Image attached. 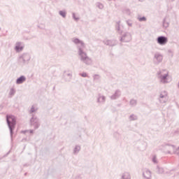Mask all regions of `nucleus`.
Here are the masks:
<instances>
[{"instance_id": "1", "label": "nucleus", "mask_w": 179, "mask_h": 179, "mask_svg": "<svg viewBox=\"0 0 179 179\" xmlns=\"http://www.w3.org/2000/svg\"><path fill=\"white\" fill-rule=\"evenodd\" d=\"M71 41L76 44L77 47V54L78 55V59L85 65L90 66L93 64V60L90 57L87 55V53L85 50H86V44L83 41L78 38H73Z\"/></svg>"}, {"instance_id": "2", "label": "nucleus", "mask_w": 179, "mask_h": 179, "mask_svg": "<svg viewBox=\"0 0 179 179\" xmlns=\"http://www.w3.org/2000/svg\"><path fill=\"white\" fill-rule=\"evenodd\" d=\"M157 78L159 80L160 83L163 85H166V83H170L171 80L170 79V76L169 75V71L166 69H162L157 72Z\"/></svg>"}, {"instance_id": "3", "label": "nucleus", "mask_w": 179, "mask_h": 179, "mask_svg": "<svg viewBox=\"0 0 179 179\" xmlns=\"http://www.w3.org/2000/svg\"><path fill=\"white\" fill-rule=\"evenodd\" d=\"M6 122L10 130V134L11 138L13 136V131L15 130V127H16V117L14 115H6Z\"/></svg>"}, {"instance_id": "4", "label": "nucleus", "mask_w": 179, "mask_h": 179, "mask_svg": "<svg viewBox=\"0 0 179 179\" xmlns=\"http://www.w3.org/2000/svg\"><path fill=\"white\" fill-rule=\"evenodd\" d=\"M31 59V56L29 53H23L19 57V64L21 66H24L29 64V62Z\"/></svg>"}, {"instance_id": "5", "label": "nucleus", "mask_w": 179, "mask_h": 179, "mask_svg": "<svg viewBox=\"0 0 179 179\" xmlns=\"http://www.w3.org/2000/svg\"><path fill=\"white\" fill-rule=\"evenodd\" d=\"M164 57L160 52H155L152 58L154 65H160L163 62Z\"/></svg>"}, {"instance_id": "6", "label": "nucleus", "mask_w": 179, "mask_h": 179, "mask_svg": "<svg viewBox=\"0 0 179 179\" xmlns=\"http://www.w3.org/2000/svg\"><path fill=\"white\" fill-rule=\"evenodd\" d=\"M164 146L166 149H170V148H171L173 150V152H171L170 150H167L165 152L166 155H176V156H179V146L176 148V145L169 143H166Z\"/></svg>"}, {"instance_id": "7", "label": "nucleus", "mask_w": 179, "mask_h": 179, "mask_svg": "<svg viewBox=\"0 0 179 179\" xmlns=\"http://www.w3.org/2000/svg\"><path fill=\"white\" fill-rule=\"evenodd\" d=\"M30 124L31 127H34V129H38L40 128V120L35 115H32L30 120Z\"/></svg>"}, {"instance_id": "8", "label": "nucleus", "mask_w": 179, "mask_h": 179, "mask_svg": "<svg viewBox=\"0 0 179 179\" xmlns=\"http://www.w3.org/2000/svg\"><path fill=\"white\" fill-rule=\"evenodd\" d=\"M168 101H169V94L166 92V91L161 92L159 97V103H161V104H164L165 103H167Z\"/></svg>"}, {"instance_id": "9", "label": "nucleus", "mask_w": 179, "mask_h": 179, "mask_svg": "<svg viewBox=\"0 0 179 179\" xmlns=\"http://www.w3.org/2000/svg\"><path fill=\"white\" fill-rule=\"evenodd\" d=\"M132 40V35L129 32H125L120 38L122 43H129Z\"/></svg>"}, {"instance_id": "10", "label": "nucleus", "mask_w": 179, "mask_h": 179, "mask_svg": "<svg viewBox=\"0 0 179 179\" xmlns=\"http://www.w3.org/2000/svg\"><path fill=\"white\" fill-rule=\"evenodd\" d=\"M157 43L159 45H166L169 43V38L165 36H160L157 38Z\"/></svg>"}, {"instance_id": "11", "label": "nucleus", "mask_w": 179, "mask_h": 179, "mask_svg": "<svg viewBox=\"0 0 179 179\" xmlns=\"http://www.w3.org/2000/svg\"><path fill=\"white\" fill-rule=\"evenodd\" d=\"M63 79L65 82H71L72 80V71H64Z\"/></svg>"}, {"instance_id": "12", "label": "nucleus", "mask_w": 179, "mask_h": 179, "mask_svg": "<svg viewBox=\"0 0 179 179\" xmlns=\"http://www.w3.org/2000/svg\"><path fill=\"white\" fill-rule=\"evenodd\" d=\"M103 43L105 44V45H109L110 47H114V45H117V41L115 40L105 39L103 41Z\"/></svg>"}, {"instance_id": "13", "label": "nucleus", "mask_w": 179, "mask_h": 179, "mask_svg": "<svg viewBox=\"0 0 179 179\" xmlns=\"http://www.w3.org/2000/svg\"><path fill=\"white\" fill-rule=\"evenodd\" d=\"M121 96V91L120 90H117L115 93L110 96V100H117V99H120Z\"/></svg>"}, {"instance_id": "14", "label": "nucleus", "mask_w": 179, "mask_h": 179, "mask_svg": "<svg viewBox=\"0 0 179 179\" xmlns=\"http://www.w3.org/2000/svg\"><path fill=\"white\" fill-rule=\"evenodd\" d=\"M143 177L145 179H152V171L149 169H145L143 172Z\"/></svg>"}, {"instance_id": "15", "label": "nucleus", "mask_w": 179, "mask_h": 179, "mask_svg": "<svg viewBox=\"0 0 179 179\" xmlns=\"http://www.w3.org/2000/svg\"><path fill=\"white\" fill-rule=\"evenodd\" d=\"M123 27L122 25H121V21H118L116 22V25H115V29L117 30V33H119V34H122V31H123Z\"/></svg>"}, {"instance_id": "16", "label": "nucleus", "mask_w": 179, "mask_h": 179, "mask_svg": "<svg viewBox=\"0 0 179 179\" xmlns=\"http://www.w3.org/2000/svg\"><path fill=\"white\" fill-rule=\"evenodd\" d=\"M97 103H99V104H104V103H106V96L99 94L97 98Z\"/></svg>"}, {"instance_id": "17", "label": "nucleus", "mask_w": 179, "mask_h": 179, "mask_svg": "<svg viewBox=\"0 0 179 179\" xmlns=\"http://www.w3.org/2000/svg\"><path fill=\"white\" fill-rule=\"evenodd\" d=\"M24 82H26V76H21L16 80L15 83L16 85H22V83H24Z\"/></svg>"}, {"instance_id": "18", "label": "nucleus", "mask_w": 179, "mask_h": 179, "mask_svg": "<svg viewBox=\"0 0 179 179\" xmlns=\"http://www.w3.org/2000/svg\"><path fill=\"white\" fill-rule=\"evenodd\" d=\"M15 51L17 52H20L23 50V46L22 45V42H17L15 43Z\"/></svg>"}, {"instance_id": "19", "label": "nucleus", "mask_w": 179, "mask_h": 179, "mask_svg": "<svg viewBox=\"0 0 179 179\" xmlns=\"http://www.w3.org/2000/svg\"><path fill=\"white\" fill-rule=\"evenodd\" d=\"M120 179H131V173L128 171H125L121 175Z\"/></svg>"}, {"instance_id": "20", "label": "nucleus", "mask_w": 179, "mask_h": 179, "mask_svg": "<svg viewBox=\"0 0 179 179\" xmlns=\"http://www.w3.org/2000/svg\"><path fill=\"white\" fill-rule=\"evenodd\" d=\"M137 104H138V100L135 99H130L129 105L131 106V107H136Z\"/></svg>"}, {"instance_id": "21", "label": "nucleus", "mask_w": 179, "mask_h": 179, "mask_svg": "<svg viewBox=\"0 0 179 179\" xmlns=\"http://www.w3.org/2000/svg\"><path fill=\"white\" fill-rule=\"evenodd\" d=\"M156 173L157 174H164V169H163V167H162V166H157Z\"/></svg>"}, {"instance_id": "22", "label": "nucleus", "mask_w": 179, "mask_h": 179, "mask_svg": "<svg viewBox=\"0 0 179 179\" xmlns=\"http://www.w3.org/2000/svg\"><path fill=\"white\" fill-rule=\"evenodd\" d=\"M79 152H80V145H77L75 146L73 153V155H78V153H79Z\"/></svg>"}, {"instance_id": "23", "label": "nucleus", "mask_w": 179, "mask_h": 179, "mask_svg": "<svg viewBox=\"0 0 179 179\" xmlns=\"http://www.w3.org/2000/svg\"><path fill=\"white\" fill-rule=\"evenodd\" d=\"M169 26H170V23L168 22L167 18H164L163 20V27H164L165 29H167Z\"/></svg>"}, {"instance_id": "24", "label": "nucleus", "mask_w": 179, "mask_h": 179, "mask_svg": "<svg viewBox=\"0 0 179 179\" xmlns=\"http://www.w3.org/2000/svg\"><path fill=\"white\" fill-rule=\"evenodd\" d=\"M37 110H38V108L36 106L33 105L31 109L29 110V114H33V113H36Z\"/></svg>"}, {"instance_id": "25", "label": "nucleus", "mask_w": 179, "mask_h": 179, "mask_svg": "<svg viewBox=\"0 0 179 179\" xmlns=\"http://www.w3.org/2000/svg\"><path fill=\"white\" fill-rule=\"evenodd\" d=\"M167 54L170 58H173L174 57V50L173 49H168Z\"/></svg>"}, {"instance_id": "26", "label": "nucleus", "mask_w": 179, "mask_h": 179, "mask_svg": "<svg viewBox=\"0 0 179 179\" xmlns=\"http://www.w3.org/2000/svg\"><path fill=\"white\" fill-rule=\"evenodd\" d=\"M129 121H136V120H138V116L136 115L131 114L129 117Z\"/></svg>"}, {"instance_id": "27", "label": "nucleus", "mask_w": 179, "mask_h": 179, "mask_svg": "<svg viewBox=\"0 0 179 179\" xmlns=\"http://www.w3.org/2000/svg\"><path fill=\"white\" fill-rule=\"evenodd\" d=\"M16 93V90L15 88H10L9 92V96L10 97H13Z\"/></svg>"}, {"instance_id": "28", "label": "nucleus", "mask_w": 179, "mask_h": 179, "mask_svg": "<svg viewBox=\"0 0 179 179\" xmlns=\"http://www.w3.org/2000/svg\"><path fill=\"white\" fill-rule=\"evenodd\" d=\"M59 15L62 16V17H66V10H60L59 11Z\"/></svg>"}, {"instance_id": "29", "label": "nucleus", "mask_w": 179, "mask_h": 179, "mask_svg": "<svg viewBox=\"0 0 179 179\" xmlns=\"http://www.w3.org/2000/svg\"><path fill=\"white\" fill-rule=\"evenodd\" d=\"M96 6L99 9H103V8H104V5L101 3H100V2H96Z\"/></svg>"}, {"instance_id": "30", "label": "nucleus", "mask_w": 179, "mask_h": 179, "mask_svg": "<svg viewBox=\"0 0 179 179\" xmlns=\"http://www.w3.org/2000/svg\"><path fill=\"white\" fill-rule=\"evenodd\" d=\"M123 13H124L125 15H131V10H129V8H124L122 10Z\"/></svg>"}, {"instance_id": "31", "label": "nucleus", "mask_w": 179, "mask_h": 179, "mask_svg": "<svg viewBox=\"0 0 179 179\" xmlns=\"http://www.w3.org/2000/svg\"><path fill=\"white\" fill-rule=\"evenodd\" d=\"M138 22H146L147 19H146V17L143 16V17H140L138 16L137 17Z\"/></svg>"}, {"instance_id": "32", "label": "nucleus", "mask_w": 179, "mask_h": 179, "mask_svg": "<svg viewBox=\"0 0 179 179\" xmlns=\"http://www.w3.org/2000/svg\"><path fill=\"white\" fill-rule=\"evenodd\" d=\"M152 163H154V164H157L158 161H157V157H156V155L152 156Z\"/></svg>"}, {"instance_id": "33", "label": "nucleus", "mask_w": 179, "mask_h": 179, "mask_svg": "<svg viewBox=\"0 0 179 179\" xmlns=\"http://www.w3.org/2000/svg\"><path fill=\"white\" fill-rule=\"evenodd\" d=\"M79 76H82V78H89V76L86 72L80 73Z\"/></svg>"}, {"instance_id": "34", "label": "nucleus", "mask_w": 179, "mask_h": 179, "mask_svg": "<svg viewBox=\"0 0 179 179\" xmlns=\"http://www.w3.org/2000/svg\"><path fill=\"white\" fill-rule=\"evenodd\" d=\"M93 80H100V76L95 74L93 76Z\"/></svg>"}, {"instance_id": "35", "label": "nucleus", "mask_w": 179, "mask_h": 179, "mask_svg": "<svg viewBox=\"0 0 179 179\" xmlns=\"http://www.w3.org/2000/svg\"><path fill=\"white\" fill-rule=\"evenodd\" d=\"M127 24L129 27H132V20H127L126 21Z\"/></svg>"}, {"instance_id": "36", "label": "nucleus", "mask_w": 179, "mask_h": 179, "mask_svg": "<svg viewBox=\"0 0 179 179\" xmlns=\"http://www.w3.org/2000/svg\"><path fill=\"white\" fill-rule=\"evenodd\" d=\"M72 16H73V19H74V20H79V17H76L75 13H73Z\"/></svg>"}, {"instance_id": "37", "label": "nucleus", "mask_w": 179, "mask_h": 179, "mask_svg": "<svg viewBox=\"0 0 179 179\" xmlns=\"http://www.w3.org/2000/svg\"><path fill=\"white\" fill-rule=\"evenodd\" d=\"M23 132H24V134H26V132H29L30 134H33L34 131L31 129V130H25Z\"/></svg>"}, {"instance_id": "38", "label": "nucleus", "mask_w": 179, "mask_h": 179, "mask_svg": "<svg viewBox=\"0 0 179 179\" xmlns=\"http://www.w3.org/2000/svg\"><path fill=\"white\" fill-rule=\"evenodd\" d=\"M173 134L174 135H179V131L178 130L175 131Z\"/></svg>"}, {"instance_id": "39", "label": "nucleus", "mask_w": 179, "mask_h": 179, "mask_svg": "<svg viewBox=\"0 0 179 179\" xmlns=\"http://www.w3.org/2000/svg\"><path fill=\"white\" fill-rule=\"evenodd\" d=\"M74 179H80L79 176H76Z\"/></svg>"}, {"instance_id": "40", "label": "nucleus", "mask_w": 179, "mask_h": 179, "mask_svg": "<svg viewBox=\"0 0 179 179\" xmlns=\"http://www.w3.org/2000/svg\"><path fill=\"white\" fill-rule=\"evenodd\" d=\"M171 2H174V1H176V0H171Z\"/></svg>"}, {"instance_id": "41", "label": "nucleus", "mask_w": 179, "mask_h": 179, "mask_svg": "<svg viewBox=\"0 0 179 179\" xmlns=\"http://www.w3.org/2000/svg\"><path fill=\"white\" fill-rule=\"evenodd\" d=\"M139 1H142V0H139Z\"/></svg>"}, {"instance_id": "42", "label": "nucleus", "mask_w": 179, "mask_h": 179, "mask_svg": "<svg viewBox=\"0 0 179 179\" xmlns=\"http://www.w3.org/2000/svg\"><path fill=\"white\" fill-rule=\"evenodd\" d=\"M0 30H1V27H0Z\"/></svg>"}]
</instances>
